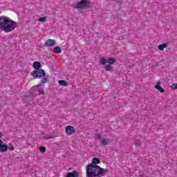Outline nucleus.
<instances>
[{"label":"nucleus","instance_id":"25","mask_svg":"<svg viewBox=\"0 0 177 177\" xmlns=\"http://www.w3.org/2000/svg\"><path fill=\"white\" fill-rule=\"evenodd\" d=\"M171 89H177V84H173L171 86Z\"/></svg>","mask_w":177,"mask_h":177},{"label":"nucleus","instance_id":"4","mask_svg":"<svg viewBox=\"0 0 177 177\" xmlns=\"http://www.w3.org/2000/svg\"><path fill=\"white\" fill-rule=\"evenodd\" d=\"M41 84L36 85L30 89L31 92L30 96L32 97H35V96L38 95H41V93H44V88H41Z\"/></svg>","mask_w":177,"mask_h":177},{"label":"nucleus","instance_id":"16","mask_svg":"<svg viewBox=\"0 0 177 177\" xmlns=\"http://www.w3.org/2000/svg\"><path fill=\"white\" fill-rule=\"evenodd\" d=\"M53 52H54V53H62V48H60L59 46H55L53 48Z\"/></svg>","mask_w":177,"mask_h":177},{"label":"nucleus","instance_id":"23","mask_svg":"<svg viewBox=\"0 0 177 177\" xmlns=\"http://www.w3.org/2000/svg\"><path fill=\"white\" fill-rule=\"evenodd\" d=\"M39 151H41V153H45L46 151V147H39Z\"/></svg>","mask_w":177,"mask_h":177},{"label":"nucleus","instance_id":"13","mask_svg":"<svg viewBox=\"0 0 177 177\" xmlns=\"http://www.w3.org/2000/svg\"><path fill=\"white\" fill-rule=\"evenodd\" d=\"M110 143V138H104L101 140L102 146H107Z\"/></svg>","mask_w":177,"mask_h":177},{"label":"nucleus","instance_id":"26","mask_svg":"<svg viewBox=\"0 0 177 177\" xmlns=\"http://www.w3.org/2000/svg\"><path fill=\"white\" fill-rule=\"evenodd\" d=\"M2 136H3V134H2V133L0 132V139L1 138H2Z\"/></svg>","mask_w":177,"mask_h":177},{"label":"nucleus","instance_id":"14","mask_svg":"<svg viewBox=\"0 0 177 177\" xmlns=\"http://www.w3.org/2000/svg\"><path fill=\"white\" fill-rule=\"evenodd\" d=\"M105 71H110L111 73L113 71L114 67L110 64L104 66Z\"/></svg>","mask_w":177,"mask_h":177},{"label":"nucleus","instance_id":"12","mask_svg":"<svg viewBox=\"0 0 177 177\" xmlns=\"http://www.w3.org/2000/svg\"><path fill=\"white\" fill-rule=\"evenodd\" d=\"M0 151L1 153H5L8 151V145L5 144H1L0 146Z\"/></svg>","mask_w":177,"mask_h":177},{"label":"nucleus","instance_id":"6","mask_svg":"<svg viewBox=\"0 0 177 177\" xmlns=\"http://www.w3.org/2000/svg\"><path fill=\"white\" fill-rule=\"evenodd\" d=\"M117 61L115 60V59L109 57L107 58V59L104 57H102L100 59V64H102V66H106V63H109V65L113 66V64H114Z\"/></svg>","mask_w":177,"mask_h":177},{"label":"nucleus","instance_id":"27","mask_svg":"<svg viewBox=\"0 0 177 177\" xmlns=\"http://www.w3.org/2000/svg\"><path fill=\"white\" fill-rule=\"evenodd\" d=\"M2 143H3V142L0 139V146L2 145Z\"/></svg>","mask_w":177,"mask_h":177},{"label":"nucleus","instance_id":"5","mask_svg":"<svg viewBox=\"0 0 177 177\" xmlns=\"http://www.w3.org/2000/svg\"><path fill=\"white\" fill-rule=\"evenodd\" d=\"M31 75L35 78H41L42 77H45L46 75V73L44 69H37L31 72Z\"/></svg>","mask_w":177,"mask_h":177},{"label":"nucleus","instance_id":"1","mask_svg":"<svg viewBox=\"0 0 177 177\" xmlns=\"http://www.w3.org/2000/svg\"><path fill=\"white\" fill-rule=\"evenodd\" d=\"M97 164H100V159L94 158L92 162L86 165V177H102L109 174V169L102 168Z\"/></svg>","mask_w":177,"mask_h":177},{"label":"nucleus","instance_id":"3","mask_svg":"<svg viewBox=\"0 0 177 177\" xmlns=\"http://www.w3.org/2000/svg\"><path fill=\"white\" fill-rule=\"evenodd\" d=\"M92 3L89 0H81L76 3L75 9H77V10H84V9H89Z\"/></svg>","mask_w":177,"mask_h":177},{"label":"nucleus","instance_id":"11","mask_svg":"<svg viewBox=\"0 0 177 177\" xmlns=\"http://www.w3.org/2000/svg\"><path fill=\"white\" fill-rule=\"evenodd\" d=\"M41 67H42L41 62L36 61L33 63V68H35V70H40Z\"/></svg>","mask_w":177,"mask_h":177},{"label":"nucleus","instance_id":"2","mask_svg":"<svg viewBox=\"0 0 177 177\" xmlns=\"http://www.w3.org/2000/svg\"><path fill=\"white\" fill-rule=\"evenodd\" d=\"M17 27V22L8 17H0V30L4 32H12Z\"/></svg>","mask_w":177,"mask_h":177},{"label":"nucleus","instance_id":"7","mask_svg":"<svg viewBox=\"0 0 177 177\" xmlns=\"http://www.w3.org/2000/svg\"><path fill=\"white\" fill-rule=\"evenodd\" d=\"M66 132L67 135H73L75 132V128L73 126H67L66 128Z\"/></svg>","mask_w":177,"mask_h":177},{"label":"nucleus","instance_id":"18","mask_svg":"<svg viewBox=\"0 0 177 177\" xmlns=\"http://www.w3.org/2000/svg\"><path fill=\"white\" fill-rule=\"evenodd\" d=\"M46 19H48V17H43L38 19V21H40L41 23H46Z\"/></svg>","mask_w":177,"mask_h":177},{"label":"nucleus","instance_id":"22","mask_svg":"<svg viewBox=\"0 0 177 177\" xmlns=\"http://www.w3.org/2000/svg\"><path fill=\"white\" fill-rule=\"evenodd\" d=\"M135 145H136V146H137L138 147H140V146H142V142H140V140H137L135 142Z\"/></svg>","mask_w":177,"mask_h":177},{"label":"nucleus","instance_id":"10","mask_svg":"<svg viewBox=\"0 0 177 177\" xmlns=\"http://www.w3.org/2000/svg\"><path fill=\"white\" fill-rule=\"evenodd\" d=\"M155 88L161 93H164V92H165V90L162 88V87H161V83L160 82H157L156 85L155 86Z\"/></svg>","mask_w":177,"mask_h":177},{"label":"nucleus","instance_id":"19","mask_svg":"<svg viewBox=\"0 0 177 177\" xmlns=\"http://www.w3.org/2000/svg\"><path fill=\"white\" fill-rule=\"evenodd\" d=\"M42 84H46V82H49V75H46V77L42 79Z\"/></svg>","mask_w":177,"mask_h":177},{"label":"nucleus","instance_id":"9","mask_svg":"<svg viewBox=\"0 0 177 177\" xmlns=\"http://www.w3.org/2000/svg\"><path fill=\"white\" fill-rule=\"evenodd\" d=\"M66 177H80V174L77 171H73V172L67 173Z\"/></svg>","mask_w":177,"mask_h":177},{"label":"nucleus","instance_id":"21","mask_svg":"<svg viewBox=\"0 0 177 177\" xmlns=\"http://www.w3.org/2000/svg\"><path fill=\"white\" fill-rule=\"evenodd\" d=\"M8 149V150H10V151H13V150H15V147L13 146V145L9 144Z\"/></svg>","mask_w":177,"mask_h":177},{"label":"nucleus","instance_id":"20","mask_svg":"<svg viewBox=\"0 0 177 177\" xmlns=\"http://www.w3.org/2000/svg\"><path fill=\"white\" fill-rule=\"evenodd\" d=\"M53 138H55V136H52V135H46L44 138L46 140H48V139H53Z\"/></svg>","mask_w":177,"mask_h":177},{"label":"nucleus","instance_id":"17","mask_svg":"<svg viewBox=\"0 0 177 177\" xmlns=\"http://www.w3.org/2000/svg\"><path fill=\"white\" fill-rule=\"evenodd\" d=\"M58 84H59V85L62 86H67V85H68V83H67L66 80H59L58 81Z\"/></svg>","mask_w":177,"mask_h":177},{"label":"nucleus","instance_id":"15","mask_svg":"<svg viewBox=\"0 0 177 177\" xmlns=\"http://www.w3.org/2000/svg\"><path fill=\"white\" fill-rule=\"evenodd\" d=\"M165 48H168V44L167 43H164L158 46V49H159V50H164Z\"/></svg>","mask_w":177,"mask_h":177},{"label":"nucleus","instance_id":"24","mask_svg":"<svg viewBox=\"0 0 177 177\" xmlns=\"http://www.w3.org/2000/svg\"><path fill=\"white\" fill-rule=\"evenodd\" d=\"M95 139L98 140H102V136L100 133L95 134Z\"/></svg>","mask_w":177,"mask_h":177},{"label":"nucleus","instance_id":"8","mask_svg":"<svg viewBox=\"0 0 177 177\" xmlns=\"http://www.w3.org/2000/svg\"><path fill=\"white\" fill-rule=\"evenodd\" d=\"M46 46H55L56 45V40L55 39H48L45 43Z\"/></svg>","mask_w":177,"mask_h":177}]
</instances>
